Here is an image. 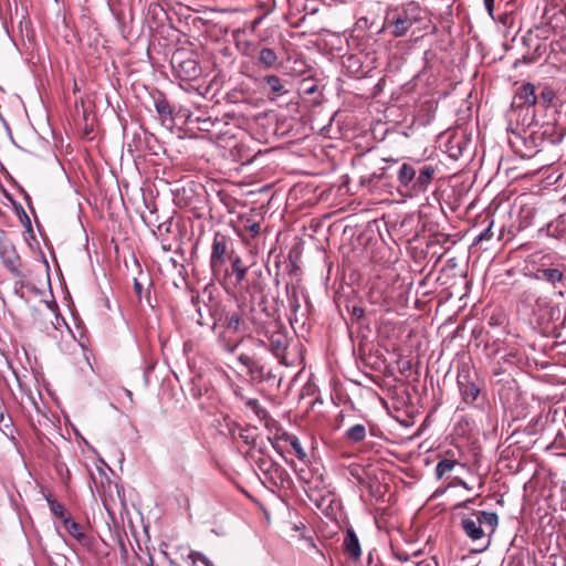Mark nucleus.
<instances>
[{"label":"nucleus","mask_w":566,"mask_h":566,"mask_svg":"<svg viewBox=\"0 0 566 566\" xmlns=\"http://www.w3.org/2000/svg\"><path fill=\"white\" fill-rule=\"evenodd\" d=\"M258 61L265 69H271L277 62V54L270 48H262L259 51Z\"/></svg>","instance_id":"b1692460"},{"label":"nucleus","mask_w":566,"mask_h":566,"mask_svg":"<svg viewBox=\"0 0 566 566\" xmlns=\"http://www.w3.org/2000/svg\"><path fill=\"white\" fill-rule=\"evenodd\" d=\"M261 312L263 313V318L266 321V324L263 328H260V332L265 334L270 350L273 355L283 360L289 344L287 335L279 322L273 318L266 306H262Z\"/></svg>","instance_id":"7ed1b4c3"},{"label":"nucleus","mask_w":566,"mask_h":566,"mask_svg":"<svg viewBox=\"0 0 566 566\" xmlns=\"http://www.w3.org/2000/svg\"><path fill=\"white\" fill-rule=\"evenodd\" d=\"M45 499L49 504L50 511L54 516L61 518L62 522H64V518L70 517V516H67L66 509L64 507L63 504L59 503L51 495H48Z\"/></svg>","instance_id":"a878e982"},{"label":"nucleus","mask_w":566,"mask_h":566,"mask_svg":"<svg viewBox=\"0 0 566 566\" xmlns=\"http://www.w3.org/2000/svg\"><path fill=\"white\" fill-rule=\"evenodd\" d=\"M480 218L482 219L481 222L484 226V228L474 234L473 244H478L484 240H490L492 238L491 229L493 226V220L489 216H480Z\"/></svg>","instance_id":"4be33fe9"},{"label":"nucleus","mask_w":566,"mask_h":566,"mask_svg":"<svg viewBox=\"0 0 566 566\" xmlns=\"http://www.w3.org/2000/svg\"><path fill=\"white\" fill-rule=\"evenodd\" d=\"M241 438H243V439H244V441H245V442H248V440H247V439H248V436H243V434H241Z\"/></svg>","instance_id":"5fc2aeb1"},{"label":"nucleus","mask_w":566,"mask_h":566,"mask_svg":"<svg viewBox=\"0 0 566 566\" xmlns=\"http://www.w3.org/2000/svg\"><path fill=\"white\" fill-rule=\"evenodd\" d=\"M345 553L353 559L358 560L361 555V548L358 537L353 528L346 531L343 542Z\"/></svg>","instance_id":"4468645a"},{"label":"nucleus","mask_w":566,"mask_h":566,"mask_svg":"<svg viewBox=\"0 0 566 566\" xmlns=\"http://www.w3.org/2000/svg\"><path fill=\"white\" fill-rule=\"evenodd\" d=\"M133 289H134V293H135L137 300L140 302L142 297H143L144 286H143V283L138 279H134Z\"/></svg>","instance_id":"f704fd0d"},{"label":"nucleus","mask_w":566,"mask_h":566,"mask_svg":"<svg viewBox=\"0 0 566 566\" xmlns=\"http://www.w3.org/2000/svg\"><path fill=\"white\" fill-rule=\"evenodd\" d=\"M256 468L263 473V475H268V472H270L274 465L276 464L275 461H273L271 458L268 457H260L255 460Z\"/></svg>","instance_id":"c85d7f7f"},{"label":"nucleus","mask_w":566,"mask_h":566,"mask_svg":"<svg viewBox=\"0 0 566 566\" xmlns=\"http://www.w3.org/2000/svg\"><path fill=\"white\" fill-rule=\"evenodd\" d=\"M509 144L512 150L523 159H530L537 154V144L526 130L524 134L511 132L509 135Z\"/></svg>","instance_id":"0eeeda50"},{"label":"nucleus","mask_w":566,"mask_h":566,"mask_svg":"<svg viewBox=\"0 0 566 566\" xmlns=\"http://www.w3.org/2000/svg\"><path fill=\"white\" fill-rule=\"evenodd\" d=\"M239 363L248 369V375L254 382H262L272 377L270 371L265 370V367L253 356L248 354H240L238 356Z\"/></svg>","instance_id":"9d476101"},{"label":"nucleus","mask_w":566,"mask_h":566,"mask_svg":"<svg viewBox=\"0 0 566 566\" xmlns=\"http://www.w3.org/2000/svg\"><path fill=\"white\" fill-rule=\"evenodd\" d=\"M263 81L266 84V86L269 87L268 95L271 99H274V98L287 93V90H285V86L279 76L266 75V76H264Z\"/></svg>","instance_id":"a211bd4d"},{"label":"nucleus","mask_w":566,"mask_h":566,"mask_svg":"<svg viewBox=\"0 0 566 566\" xmlns=\"http://www.w3.org/2000/svg\"><path fill=\"white\" fill-rule=\"evenodd\" d=\"M421 12L422 11L417 3H409L403 11L398 13V15L392 20L391 33L397 38L405 35L409 28L421 19Z\"/></svg>","instance_id":"423d86ee"},{"label":"nucleus","mask_w":566,"mask_h":566,"mask_svg":"<svg viewBox=\"0 0 566 566\" xmlns=\"http://www.w3.org/2000/svg\"><path fill=\"white\" fill-rule=\"evenodd\" d=\"M458 464L455 459H442L436 467V475L438 479L448 478L454 467Z\"/></svg>","instance_id":"393cba45"},{"label":"nucleus","mask_w":566,"mask_h":566,"mask_svg":"<svg viewBox=\"0 0 566 566\" xmlns=\"http://www.w3.org/2000/svg\"><path fill=\"white\" fill-rule=\"evenodd\" d=\"M161 242V248L164 251H170L171 245L166 242L165 238H157Z\"/></svg>","instance_id":"37998d69"},{"label":"nucleus","mask_w":566,"mask_h":566,"mask_svg":"<svg viewBox=\"0 0 566 566\" xmlns=\"http://www.w3.org/2000/svg\"><path fill=\"white\" fill-rule=\"evenodd\" d=\"M417 170L413 165L402 164L397 172L398 180L401 187L408 188L413 191V184L416 178Z\"/></svg>","instance_id":"f3484780"},{"label":"nucleus","mask_w":566,"mask_h":566,"mask_svg":"<svg viewBox=\"0 0 566 566\" xmlns=\"http://www.w3.org/2000/svg\"><path fill=\"white\" fill-rule=\"evenodd\" d=\"M484 6L488 12L492 15L494 10V0H484Z\"/></svg>","instance_id":"a19ab883"},{"label":"nucleus","mask_w":566,"mask_h":566,"mask_svg":"<svg viewBox=\"0 0 566 566\" xmlns=\"http://www.w3.org/2000/svg\"><path fill=\"white\" fill-rule=\"evenodd\" d=\"M171 221L169 222H163L157 226L156 230H153V234L156 238H164V234L170 231Z\"/></svg>","instance_id":"473e14b6"},{"label":"nucleus","mask_w":566,"mask_h":566,"mask_svg":"<svg viewBox=\"0 0 566 566\" xmlns=\"http://www.w3.org/2000/svg\"><path fill=\"white\" fill-rule=\"evenodd\" d=\"M475 520L467 518L462 521V528L465 534L473 541L480 542L479 547L470 548L471 553H481L490 545V539L485 538V532L482 526H486L490 533H493L497 526L499 517L494 512H478Z\"/></svg>","instance_id":"f03ea898"},{"label":"nucleus","mask_w":566,"mask_h":566,"mask_svg":"<svg viewBox=\"0 0 566 566\" xmlns=\"http://www.w3.org/2000/svg\"><path fill=\"white\" fill-rule=\"evenodd\" d=\"M449 145L450 146L448 147V151L450 157L458 159V157L460 156V142L450 137Z\"/></svg>","instance_id":"2f4dec72"},{"label":"nucleus","mask_w":566,"mask_h":566,"mask_svg":"<svg viewBox=\"0 0 566 566\" xmlns=\"http://www.w3.org/2000/svg\"><path fill=\"white\" fill-rule=\"evenodd\" d=\"M231 243V239L228 235L221 232L214 233L211 244L210 268L217 280L229 274V270L226 268V262L229 260V255H234L233 251L230 250Z\"/></svg>","instance_id":"20e7f679"},{"label":"nucleus","mask_w":566,"mask_h":566,"mask_svg":"<svg viewBox=\"0 0 566 566\" xmlns=\"http://www.w3.org/2000/svg\"><path fill=\"white\" fill-rule=\"evenodd\" d=\"M244 405L250 408L259 419H265L269 416L268 411L261 407L259 400L255 398H247Z\"/></svg>","instance_id":"bb28decb"},{"label":"nucleus","mask_w":566,"mask_h":566,"mask_svg":"<svg viewBox=\"0 0 566 566\" xmlns=\"http://www.w3.org/2000/svg\"><path fill=\"white\" fill-rule=\"evenodd\" d=\"M198 556L205 566H212L206 556H203L201 554H198Z\"/></svg>","instance_id":"a18cd8bd"},{"label":"nucleus","mask_w":566,"mask_h":566,"mask_svg":"<svg viewBox=\"0 0 566 566\" xmlns=\"http://www.w3.org/2000/svg\"><path fill=\"white\" fill-rule=\"evenodd\" d=\"M480 387L474 381L468 380L465 390H462V401L467 403L478 401V405H480V401L484 400L483 397H480Z\"/></svg>","instance_id":"aec40b11"},{"label":"nucleus","mask_w":566,"mask_h":566,"mask_svg":"<svg viewBox=\"0 0 566 566\" xmlns=\"http://www.w3.org/2000/svg\"><path fill=\"white\" fill-rule=\"evenodd\" d=\"M353 314L357 316L358 318L363 317L365 312L361 307H354Z\"/></svg>","instance_id":"c03bdc74"},{"label":"nucleus","mask_w":566,"mask_h":566,"mask_svg":"<svg viewBox=\"0 0 566 566\" xmlns=\"http://www.w3.org/2000/svg\"><path fill=\"white\" fill-rule=\"evenodd\" d=\"M366 437V428L361 423L352 426L345 431V439L350 443H358Z\"/></svg>","instance_id":"5701e85b"},{"label":"nucleus","mask_w":566,"mask_h":566,"mask_svg":"<svg viewBox=\"0 0 566 566\" xmlns=\"http://www.w3.org/2000/svg\"><path fill=\"white\" fill-rule=\"evenodd\" d=\"M541 97L543 99V103L545 105H548L554 98V92L552 90L546 88L542 92Z\"/></svg>","instance_id":"e433bc0d"},{"label":"nucleus","mask_w":566,"mask_h":566,"mask_svg":"<svg viewBox=\"0 0 566 566\" xmlns=\"http://www.w3.org/2000/svg\"><path fill=\"white\" fill-rule=\"evenodd\" d=\"M198 122L201 123V126L199 128L205 132H209L211 127L214 125L211 118H198Z\"/></svg>","instance_id":"4c0bfd02"},{"label":"nucleus","mask_w":566,"mask_h":566,"mask_svg":"<svg viewBox=\"0 0 566 566\" xmlns=\"http://www.w3.org/2000/svg\"><path fill=\"white\" fill-rule=\"evenodd\" d=\"M155 109L163 122L167 119L170 123L174 122V108L164 96H160L159 98L155 99Z\"/></svg>","instance_id":"6ab92c4d"},{"label":"nucleus","mask_w":566,"mask_h":566,"mask_svg":"<svg viewBox=\"0 0 566 566\" xmlns=\"http://www.w3.org/2000/svg\"><path fill=\"white\" fill-rule=\"evenodd\" d=\"M375 566H381V565L377 564V565H375Z\"/></svg>","instance_id":"4d7b16f0"},{"label":"nucleus","mask_w":566,"mask_h":566,"mask_svg":"<svg viewBox=\"0 0 566 566\" xmlns=\"http://www.w3.org/2000/svg\"><path fill=\"white\" fill-rule=\"evenodd\" d=\"M289 305L293 313H296L301 306L298 302L297 292L295 290H293L292 293L289 294Z\"/></svg>","instance_id":"72a5a7b5"},{"label":"nucleus","mask_w":566,"mask_h":566,"mask_svg":"<svg viewBox=\"0 0 566 566\" xmlns=\"http://www.w3.org/2000/svg\"><path fill=\"white\" fill-rule=\"evenodd\" d=\"M316 91V86L315 85H312L311 87H306L304 90V93L310 95V94H313L314 92Z\"/></svg>","instance_id":"49530a36"},{"label":"nucleus","mask_w":566,"mask_h":566,"mask_svg":"<svg viewBox=\"0 0 566 566\" xmlns=\"http://www.w3.org/2000/svg\"><path fill=\"white\" fill-rule=\"evenodd\" d=\"M229 261L231 263V266L229 270V274L227 276H223L224 279L227 277H234V285H240L243 280L245 279V275H247V272H248V266L243 264L241 258L239 255H229Z\"/></svg>","instance_id":"2eb2a0df"},{"label":"nucleus","mask_w":566,"mask_h":566,"mask_svg":"<svg viewBox=\"0 0 566 566\" xmlns=\"http://www.w3.org/2000/svg\"><path fill=\"white\" fill-rule=\"evenodd\" d=\"M190 300H191V303L196 307V311H197V313L199 315V318L197 319V323L199 325L203 326L205 323L202 321V313H201V307H200V295H199V293L196 292V291H191Z\"/></svg>","instance_id":"7c9ffc66"},{"label":"nucleus","mask_w":566,"mask_h":566,"mask_svg":"<svg viewBox=\"0 0 566 566\" xmlns=\"http://www.w3.org/2000/svg\"><path fill=\"white\" fill-rule=\"evenodd\" d=\"M455 13H457V15H458V14H460V4H458V6L455 7Z\"/></svg>","instance_id":"603ef678"},{"label":"nucleus","mask_w":566,"mask_h":566,"mask_svg":"<svg viewBox=\"0 0 566 566\" xmlns=\"http://www.w3.org/2000/svg\"><path fill=\"white\" fill-rule=\"evenodd\" d=\"M460 331V325L455 327L451 336H446L442 340V352L452 353L455 349L457 333Z\"/></svg>","instance_id":"c756f323"},{"label":"nucleus","mask_w":566,"mask_h":566,"mask_svg":"<svg viewBox=\"0 0 566 566\" xmlns=\"http://www.w3.org/2000/svg\"><path fill=\"white\" fill-rule=\"evenodd\" d=\"M268 482L274 488H286L291 484L289 472L279 463L265 475Z\"/></svg>","instance_id":"ddd939ff"},{"label":"nucleus","mask_w":566,"mask_h":566,"mask_svg":"<svg viewBox=\"0 0 566 566\" xmlns=\"http://www.w3.org/2000/svg\"><path fill=\"white\" fill-rule=\"evenodd\" d=\"M514 101L520 107L534 106L537 102L534 85L531 83H524L521 85L515 93Z\"/></svg>","instance_id":"f8f14e48"},{"label":"nucleus","mask_w":566,"mask_h":566,"mask_svg":"<svg viewBox=\"0 0 566 566\" xmlns=\"http://www.w3.org/2000/svg\"><path fill=\"white\" fill-rule=\"evenodd\" d=\"M286 441L291 444V447L294 450L295 455L297 457V459L304 461L306 459L307 454L304 451V449H303L298 438L296 436H293V434H287L286 436Z\"/></svg>","instance_id":"cd10ccee"},{"label":"nucleus","mask_w":566,"mask_h":566,"mask_svg":"<svg viewBox=\"0 0 566 566\" xmlns=\"http://www.w3.org/2000/svg\"><path fill=\"white\" fill-rule=\"evenodd\" d=\"M247 229L251 233L252 238H255L260 234L261 224L259 222H252L247 226Z\"/></svg>","instance_id":"c9c22d12"},{"label":"nucleus","mask_w":566,"mask_h":566,"mask_svg":"<svg viewBox=\"0 0 566 566\" xmlns=\"http://www.w3.org/2000/svg\"><path fill=\"white\" fill-rule=\"evenodd\" d=\"M262 306H265L264 302H260L258 307L239 304L234 310H223L219 316L213 314V327L220 328L217 342L223 350L233 354L243 343L244 337L232 335L250 332V325L256 333H260V328L266 324L261 312Z\"/></svg>","instance_id":"f257e3e1"},{"label":"nucleus","mask_w":566,"mask_h":566,"mask_svg":"<svg viewBox=\"0 0 566 566\" xmlns=\"http://www.w3.org/2000/svg\"><path fill=\"white\" fill-rule=\"evenodd\" d=\"M398 557H399V559H403V560L408 559V556L407 555H402V554H399Z\"/></svg>","instance_id":"3c124183"},{"label":"nucleus","mask_w":566,"mask_h":566,"mask_svg":"<svg viewBox=\"0 0 566 566\" xmlns=\"http://www.w3.org/2000/svg\"><path fill=\"white\" fill-rule=\"evenodd\" d=\"M20 220L28 230H30V231L32 230L31 220L23 209H22V213L20 216Z\"/></svg>","instance_id":"ea45409f"},{"label":"nucleus","mask_w":566,"mask_h":566,"mask_svg":"<svg viewBox=\"0 0 566 566\" xmlns=\"http://www.w3.org/2000/svg\"><path fill=\"white\" fill-rule=\"evenodd\" d=\"M434 174V168L432 166H423L419 169L418 175L416 174L415 184H413V192L419 193L427 189L428 185L431 182Z\"/></svg>","instance_id":"dca6fc26"},{"label":"nucleus","mask_w":566,"mask_h":566,"mask_svg":"<svg viewBox=\"0 0 566 566\" xmlns=\"http://www.w3.org/2000/svg\"><path fill=\"white\" fill-rule=\"evenodd\" d=\"M233 394L234 396L240 399L241 401H245L248 397H245L244 395V389L240 386H234L233 387Z\"/></svg>","instance_id":"58836bf2"},{"label":"nucleus","mask_w":566,"mask_h":566,"mask_svg":"<svg viewBox=\"0 0 566 566\" xmlns=\"http://www.w3.org/2000/svg\"><path fill=\"white\" fill-rule=\"evenodd\" d=\"M472 502V499H465L462 501V507L467 506L469 503Z\"/></svg>","instance_id":"de8ad7c7"},{"label":"nucleus","mask_w":566,"mask_h":566,"mask_svg":"<svg viewBox=\"0 0 566 566\" xmlns=\"http://www.w3.org/2000/svg\"><path fill=\"white\" fill-rule=\"evenodd\" d=\"M461 485H462V488H465V489H468V490H472V489H473V486H472V488H469V486H468V484H467V482H464V481H462V482H461Z\"/></svg>","instance_id":"8fccbe9b"},{"label":"nucleus","mask_w":566,"mask_h":566,"mask_svg":"<svg viewBox=\"0 0 566 566\" xmlns=\"http://www.w3.org/2000/svg\"><path fill=\"white\" fill-rule=\"evenodd\" d=\"M63 525L71 536L78 542L83 543L86 539L84 528L81 524L73 521L71 517L64 518Z\"/></svg>","instance_id":"412c9836"},{"label":"nucleus","mask_w":566,"mask_h":566,"mask_svg":"<svg viewBox=\"0 0 566 566\" xmlns=\"http://www.w3.org/2000/svg\"><path fill=\"white\" fill-rule=\"evenodd\" d=\"M475 482H476V485H478V489H481L482 488V481L480 478H476L475 479Z\"/></svg>","instance_id":"09e8293b"},{"label":"nucleus","mask_w":566,"mask_h":566,"mask_svg":"<svg viewBox=\"0 0 566 566\" xmlns=\"http://www.w3.org/2000/svg\"><path fill=\"white\" fill-rule=\"evenodd\" d=\"M411 366H410V363H407L406 366H403V369H409Z\"/></svg>","instance_id":"864d4df0"},{"label":"nucleus","mask_w":566,"mask_h":566,"mask_svg":"<svg viewBox=\"0 0 566 566\" xmlns=\"http://www.w3.org/2000/svg\"><path fill=\"white\" fill-rule=\"evenodd\" d=\"M171 64L175 71L176 76L181 82H191L197 80L201 73L202 70L197 62V60L187 56L184 57L182 53H177L172 56Z\"/></svg>","instance_id":"39448f33"},{"label":"nucleus","mask_w":566,"mask_h":566,"mask_svg":"<svg viewBox=\"0 0 566 566\" xmlns=\"http://www.w3.org/2000/svg\"><path fill=\"white\" fill-rule=\"evenodd\" d=\"M547 259H549L548 255H544L542 258V262L537 266L534 277L536 280L545 281V282L549 283L551 285H553L554 287H556L558 284H560L563 282V280L565 277V274H564L565 265L559 264L557 266L549 268V266H547V263L545 262V260H547Z\"/></svg>","instance_id":"1a4fd4ad"},{"label":"nucleus","mask_w":566,"mask_h":566,"mask_svg":"<svg viewBox=\"0 0 566 566\" xmlns=\"http://www.w3.org/2000/svg\"><path fill=\"white\" fill-rule=\"evenodd\" d=\"M0 259L6 269L18 279H23L21 271V259L13 243L4 237H0Z\"/></svg>","instance_id":"6e6552de"},{"label":"nucleus","mask_w":566,"mask_h":566,"mask_svg":"<svg viewBox=\"0 0 566 566\" xmlns=\"http://www.w3.org/2000/svg\"><path fill=\"white\" fill-rule=\"evenodd\" d=\"M149 294H150V291L149 289L147 290V300L149 301Z\"/></svg>","instance_id":"6e6d98bb"},{"label":"nucleus","mask_w":566,"mask_h":566,"mask_svg":"<svg viewBox=\"0 0 566 566\" xmlns=\"http://www.w3.org/2000/svg\"><path fill=\"white\" fill-rule=\"evenodd\" d=\"M538 233H545L547 237L557 240H566V213L548 222L545 228H541Z\"/></svg>","instance_id":"9b49d317"},{"label":"nucleus","mask_w":566,"mask_h":566,"mask_svg":"<svg viewBox=\"0 0 566 566\" xmlns=\"http://www.w3.org/2000/svg\"><path fill=\"white\" fill-rule=\"evenodd\" d=\"M453 368L455 369L457 384H460V363H453Z\"/></svg>","instance_id":"79ce46f5"}]
</instances>
